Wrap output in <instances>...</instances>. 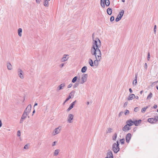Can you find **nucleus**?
Returning <instances> with one entry per match:
<instances>
[{"instance_id": "obj_1", "label": "nucleus", "mask_w": 158, "mask_h": 158, "mask_svg": "<svg viewBox=\"0 0 158 158\" xmlns=\"http://www.w3.org/2000/svg\"><path fill=\"white\" fill-rule=\"evenodd\" d=\"M93 40L94 43L93 47L91 49V54H95V53H97L98 51H99V52H101L99 48L101 46V41L98 38H96Z\"/></svg>"}, {"instance_id": "obj_2", "label": "nucleus", "mask_w": 158, "mask_h": 158, "mask_svg": "<svg viewBox=\"0 0 158 158\" xmlns=\"http://www.w3.org/2000/svg\"><path fill=\"white\" fill-rule=\"evenodd\" d=\"M97 53H95V54H92L94 55L96 60L94 62V65L96 66H98V61H100L101 59V52H99L98 51Z\"/></svg>"}, {"instance_id": "obj_3", "label": "nucleus", "mask_w": 158, "mask_h": 158, "mask_svg": "<svg viewBox=\"0 0 158 158\" xmlns=\"http://www.w3.org/2000/svg\"><path fill=\"white\" fill-rule=\"evenodd\" d=\"M119 142L118 141H117L116 143H114L112 145V149L115 153H117L119 151Z\"/></svg>"}, {"instance_id": "obj_4", "label": "nucleus", "mask_w": 158, "mask_h": 158, "mask_svg": "<svg viewBox=\"0 0 158 158\" xmlns=\"http://www.w3.org/2000/svg\"><path fill=\"white\" fill-rule=\"evenodd\" d=\"M124 10H123L119 12L118 15L115 19V21L116 22H118L121 19L124 14Z\"/></svg>"}, {"instance_id": "obj_5", "label": "nucleus", "mask_w": 158, "mask_h": 158, "mask_svg": "<svg viewBox=\"0 0 158 158\" xmlns=\"http://www.w3.org/2000/svg\"><path fill=\"white\" fill-rule=\"evenodd\" d=\"M88 77V75L86 74H83L81 78V81L80 82L81 84H83L87 80V78Z\"/></svg>"}, {"instance_id": "obj_6", "label": "nucleus", "mask_w": 158, "mask_h": 158, "mask_svg": "<svg viewBox=\"0 0 158 158\" xmlns=\"http://www.w3.org/2000/svg\"><path fill=\"white\" fill-rule=\"evenodd\" d=\"M61 129V128L60 127H59L55 128L52 133V136H55L59 133L60 132Z\"/></svg>"}, {"instance_id": "obj_7", "label": "nucleus", "mask_w": 158, "mask_h": 158, "mask_svg": "<svg viewBox=\"0 0 158 158\" xmlns=\"http://www.w3.org/2000/svg\"><path fill=\"white\" fill-rule=\"evenodd\" d=\"M18 75L19 76V77L21 79H23L24 78V76L23 74V72L20 69H19L17 70Z\"/></svg>"}, {"instance_id": "obj_8", "label": "nucleus", "mask_w": 158, "mask_h": 158, "mask_svg": "<svg viewBox=\"0 0 158 158\" xmlns=\"http://www.w3.org/2000/svg\"><path fill=\"white\" fill-rule=\"evenodd\" d=\"M105 158H113V154L111 150H108L106 154V156Z\"/></svg>"}, {"instance_id": "obj_9", "label": "nucleus", "mask_w": 158, "mask_h": 158, "mask_svg": "<svg viewBox=\"0 0 158 158\" xmlns=\"http://www.w3.org/2000/svg\"><path fill=\"white\" fill-rule=\"evenodd\" d=\"M131 135L130 133H128L126 136V140L127 143H129L131 138Z\"/></svg>"}, {"instance_id": "obj_10", "label": "nucleus", "mask_w": 158, "mask_h": 158, "mask_svg": "<svg viewBox=\"0 0 158 158\" xmlns=\"http://www.w3.org/2000/svg\"><path fill=\"white\" fill-rule=\"evenodd\" d=\"M75 93V91H72L69 94V97L65 100V102L68 101L70 98H72V97H73V95Z\"/></svg>"}, {"instance_id": "obj_11", "label": "nucleus", "mask_w": 158, "mask_h": 158, "mask_svg": "<svg viewBox=\"0 0 158 158\" xmlns=\"http://www.w3.org/2000/svg\"><path fill=\"white\" fill-rule=\"evenodd\" d=\"M73 114H69L68 117V121L69 123H71L72 122V120H73Z\"/></svg>"}, {"instance_id": "obj_12", "label": "nucleus", "mask_w": 158, "mask_h": 158, "mask_svg": "<svg viewBox=\"0 0 158 158\" xmlns=\"http://www.w3.org/2000/svg\"><path fill=\"white\" fill-rule=\"evenodd\" d=\"M130 129L131 128L127 124L125 125L122 128L123 130L124 131H127Z\"/></svg>"}, {"instance_id": "obj_13", "label": "nucleus", "mask_w": 158, "mask_h": 158, "mask_svg": "<svg viewBox=\"0 0 158 158\" xmlns=\"http://www.w3.org/2000/svg\"><path fill=\"white\" fill-rule=\"evenodd\" d=\"M148 122L150 123L154 124L156 122L157 120H156V119L155 118L154 119L153 118H149L148 119Z\"/></svg>"}, {"instance_id": "obj_14", "label": "nucleus", "mask_w": 158, "mask_h": 158, "mask_svg": "<svg viewBox=\"0 0 158 158\" xmlns=\"http://www.w3.org/2000/svg\"><path fill=\"white\" fill-rule=\"evenodd\" d=\"M141 122V120L139 119L138 120H134L133 121V124H135V126H138L140 123Z\"/></svg>"}, {"instance_id": "obj_15", "label": "nucleus", "mask_w": 158, "mask_h": 158, "mask_svg": "<svg viewBox=\"0 0 158 158\" xmlns=\"http://www.w3.org/2000/svg\"><path fill=\"white\" fill-rule=\"evenodd\" d=\"M127 124L129 126H132L133 124V121L131 120L130 119L127 120L126 122Z\"/></svg>"}, {"instance_id": "obj_16", "label": "nucleus", "mask_w": 158, "mask_h": 158, "mask_svg": "<svg viewBox=\"0 0 158 158\" xmlns=\"http://www.w3.org/2000/svg\"><path fill=\"white\" fill-rule=\"evenodd\" d=\"M65 86V84L63 83L60 84L57 88V89L58 90H60L63 89V88Z\"/></svg>"}, {"instance_id": "obj_17", "label": "nucleus", "mask_w": 158, "mask_h": 158, "mask_svg": "<svg viewBox=\"0 0 158 158\" xmlns=\"http://www.w3.org/2000/svg\"><path fill=\"white\" fill-rule=\"evenodd\" d=\"M135 97V95L133 94H130L128 97V100H131L133 99Z\"/></svg>"}, {"instance_id": "obj_18", "label": "nucleus", "mask_w": 158, "mask_h": 158, "mask_svg": "<svg viewBox=\"0 0 158 158\" xmlns=\"http://www.w3.org/2000/svg\"><path fill=\"white\" fill-rule=\"evenodd\" d=\"M68 56V55H64L62 58L61 59L62 61L63 62L67 60L69 58L68 57H67V56Z\"/></svg>"}, {"instance_id": "obj_19", "label": "nucleus", "mask_w": 158, "mask_h": 158, "mask_svg": "<svg viewBox=\"0 0 158 158\" xmlns=\"http://www.w3.org/2000/svg\"><path fill=\"white\" fill-rule=\"evenodd\" d=\"M31 108V104H29L25 109L26 110L28 111V112L30 113Z\"/></svg>"}, {"instance_id": "obj_20", "label": "nucleus", "mask_w": 158, "mask_h": 158, "mask_svg": "<svg viewBox=\"0 0 158 158\" xmlns=\"http://www.w3.org/2000/svg\"><path fill=\"white\" fill-rule=\"evenodd\" d=\"M7 69L8 70H11L12 69V65L10 63H7Z\"/></svg>"}, {"instance_id": "obj_21", "label": "nucleus", "mask_w": 158, "mask_h": 158, "mask_svg": "<svg viewBox=\"0 0 158 158\" xmlns=\"http://www.w3.org/2000/svg\"><path fill=\"white\" fill-rule=\"evenodd\" d=\"M112 10L111 8H108L107 10V13L109 15H111L112 13Z\"/></svg>"}, {"instance_id": "obj_22", "label": "nucleus", "mask_w": 158, "mask_h": 158, "mask_svg": "<svg viewBox=\"0 0 158 158\" xmlns=\"http://www.w3.org/2000/svg\"><path fill=\"white\" fill-rule=\"evenodd\" d=\"M105 1V0H101L100 1L101 5L103 8H104L105 6L104 4Z\"/></svg>"}, {"instance_id": "obj_23", "label": "nucleus", "mask_w": 158, "mask_h": 158, "mask_svg": "<svg viewBox=\"0 0 158 158\" xmlns=\"http://www.w3.org/2000/svg\"><path fill=\"white\" fill-rule=\"evenodd\" d=\"M87 69V67L86 66H84L83 67L81 70V72L82 73H84L85 72Z\"/></svg>"}, {"instance_id": "obj_24", "label": "nucleus", "mask_w": 158, "mask_h": 158, "mask_svg": "<svg viewBox=\"0 0 158 158\" xmlns=\"http://www.w3.org/2000/svg\"><path fill=\"white\" fill-rule=\"evenodd\" d=\"M89 63L91 66L93 67L94 66V63L91 59H89Z\"/></svg>"}, {"instance_id": "obj_25", "label": "nucleus", "mask_w": 158, "mask_h": 158, "mask_svg": "<svg viewBox=\"0 0 158 158\" xmlns=\"http://www.w3.org/2000/svg\"><path fill=\"white\" fill-rule=\"evenodd\" d=\"M22 29L19 28L18 30V33L19 35L21 37L22 36Z\"/></svg>"}, {"instance_id": "obj_26", "label": "nucleus", "mask_w": 158, "mask_h": 158, "mask_svg": "<svg viewBox=\"0 0 158 158\" xmlns=\"http://www.w3.org/2000/svg\"><path fill=\"white\" fill-rule=\"evenodd\" d=\"M104 4H105L106 6H109L110 4V1L109 0H105Z\"/></svg>"}, {"instance_id": "obj_27", "label": "nucleus", "mask_w": 158, "mask_h": 158, "mask_svg": "<svg viewBox=\"0 0 158 158\" xmlns=\"http://www.w3.org/2000/svg\"><path fill=\"white\" fill-rule=\"evenodd\" d=\"M152 96H153L151 92H150V94H149L147 96V100L150 99L152 97Z\"/></svg>"}, {"instance_id": "obj_28", "label": "nucleus", "mask_w": 158, "mask_h": 158, "mask_svg": "<svg viewBox=\"0 0 158 158\" xmlns=\"http://www.w3.org/2000/svg\"><path fill=\"white\" fill-rule=\"evenodd\" d=\"M60 150L59 149H56L55 151L54 154V156H57L59 153Z\"/></svg>"}, {"instance_id": "obj_29", "label": "nucleus", "mask_w": 158, "mask_h": 158, "mask_svg": "<svg viewBox=\"0 0 158 158\" xmlns=\"http://www.w3.org/2000/svg\"><path fill=\"white\" fill-rule=\"evenodd\" d=\"M44 4L45 6L48 7V1L47 0H45Z\"/></svg>"}, {"instance_id": "obj_30", "label": "nucleus", "mask_w": 158, "mask_h": 158, "mask_svg": "<svg viewBox=\"0 0 158 158\" xmlns=\"http://www.w3.org/2000/svg\"><path fill=\"white\" fill-rule=\"evenodd\" d=\"M73 106L71 104L70 106H69V107L67 109V111H69L71 109H72L73 108Z\"/></svg>"}, {"instance_id": "obj_31", "label": "nucleus", "mask_w": 158, "mask_h": 158, "mask_svg": "<svg viewBox=\"0 0 158 158\" xmlns=\"http://www.w3.org/2000/svg\"><path fill=\"white\" fill-rule=\"evenodd\" d=\"M148 106H145V107H144L143 108H142V110H141V112H142V113H144L145 112L146 109H147L148 108Z\"/></svg>"}, {"instance_id": "obj_32", "label": "nucleus", "mask_w": 158, "mask_h": 158, "mask_svg": "<svg viewBox=\"0 0 158 158\" xmlns=\"http://www.w3.org/2000/svg\"><path fill=\"white\" fill-rule=\"evenodd\" d=\"M77 76L75 77L72 79V82L73 83H75L77 81Z\"/></svg>"}, {"instance_id": "obj_33", "label": "nucleus", "mask_w": 158, "mask_h": 158, "mask_svg": "<svg viewBox=\"0 0 158 158\" xmlns=\"http://www.w3.org/2000/svg\"><path fill=\"white\" fill-rule=\"evenodd\" d=\"M117 137V135L116 133L114 134V136L112 137V139L113 140H115Z\"/></svg>"}, {"instance_id": "obj_34", "label": "nucleus", "mask_w": 158, "mask_h": 158, "mask_svg": "<svg viewBox=\"0 0 158 158\" xmlns=\"http://www.w3.org/2000/svg\"><path fill=\"white\" fill-rule=\"evenodd\" d=\"M29 113H30L28 112V111H27V110H26L25 109L23 114H24V115H26L27 116L29 114Z\"/></svg>"}, {"instance_id": "obj_35", "label": "nucleus", "mask_w": 158, "mask_h": 158, "mask_svg": "<svg viewBox=\"0 0 158 158\" xmlns=\"http://www.w3.org/2000/svg\"><path fill=\"white\" fill-rule=\"evenodd\" d=\"M124 141H125V139H120V140L121 143L122 144H124Z\"/></svg>"}, {"instance_id": "obj_36", "label": "nucleus", "mask_w": 158, "mask_h": 158, "mask_svg": "<svg viewBox=\"0 0 158 158\" xmlns=\"http://www.w3.org/2000/svg\"><path fill=\"white\" fill-rule=\"evenodd\" d=\"M27 115H24V114H23L21 118L22 119H25L27 117Z\"/></svg>"}, {"instance_id": "obj_37", "label": "nucleus", "mask_w": 158, "mask_h": 158, "mask_svg": "<svg viewBox=\"0 0 158 158\" xmlns=\"http://www.w3.org/2000/svg\"><path fill=\"white\" fill-rule=\"evenodd\" d=\"M129 113V110H125V115H127Z\"/></svg>"}, {"instance_id": "obj_38", "label": "nucleus", "mask_w": 158, "mask_h": 158, "mask_svg": "<svg viewBox=\"0 0 158 158\" xmlns=\"http://www.w3.org/2000/svg\"><path fill=\"white\" fill-rule=\"evenodd\" d=\"M79 83H76L73 86V87L74 88H75L77 87V86H78L79 85Z\"/></svg>"}, {"instance_id": "obj_39", "label": "nucleus", "mask_w": 158, "mask_h": 158, "mask_svg": "<svg viewBox=\"0 0 158 158\" xmlns=\"http://www.w3.org/2000/svg\"><path fill=\"white\" fill-rule=\"evenodd\" d=\"M156 25H155L154 27V33H156Z\"/></svg>"}, {"instance_id": "obj_40", "label": "nucleus", "mask_w": 158, "mask_h": 158, "mask_svg": "<svg viewBox=\"0 0 158 158\" xmlns=\"http://www.w3.org/2000/svg\"><path fill=\"white\" fill-rule=\"evenodd\" d=\"M137 84V80L135 79L133 81V84L135 85Z\"/></svg>"}, {"instance_id": "obj_41", "label": "nucleus", "mask_w": 158, "mask_h": 158, "mask_svg": "<svg viewBox=\"0 0 158 158\" xmlns=\"http://www.w3.org/2000/svg\"><path fill=\"white\" fill-rule=\"evenodd\" d=\"M110 21L111 22H112L114 20V16H112L110 18Z\"/></svg>"}, {"instance_id": "obj_42", "label": "nucleus", "mask_w": 158, "mask_h": 158, "mask_svg": "<svg viewBox=\"0 0 158 158\" xmlns=\"http://www.w3.org/2000/svg\"><path fill=\"white\" fill-rule=\"evenodd\" d=\"M17 135L18 136H20L21 135V132L20 131H18L17 132Z\"/></svg>"}, {"instance_id": "obj_43", "label": "nucleus", "mask_w": 158, "mask_h": 158, "mask_svg": "<svg viewBox=\"0 0 158 158\" xmlns=\"http://www.w3.org/2000/svg\"><path fill=\"white\" fill-rule=\"evenodd\" d=\"M112 129L111 128H108V131L107 132V133L111 132L112 131Z\"/></svg>"}, {"instance_id": "obj_44", "label": "nucleus", "mask_w": 158, "mask_h": 158, "mask_svg": "<svg viewBox=\"0 0 158 158\" xmlns=\"http://www.w3.org/2000/svg\"><path fill=\"white\" fill-rule=\"evenodd\" d=\"M28 148V145L27 144H26V145H25L24 147V149H27Z\"/></svg>"}, {"instance_id": "obj_45", "label": "nucleus", "mask_w": 158, "mask_h": 158, "mask_svg": "<svg viewBox=\"0 0 158 158\" xmlns=\"http://www.w3.org/2000/svg\"><path fill=\"white\" fill-rule=\"evenodd\" d=\"M150 58V54L149 52H148V60H149Z\"/></svg>"}, {"instance_id": "obj_46", "label": "nucleus", "mask_w": 158, "mask_h": 158, "mask_svg": "<svg viewBox=\"0 0 158 158\" xmlns=\"http://www.w3.org/2000/svg\"><path fill=\"white\" fill-rule=\"evenodd\" d=\"M139 110V108L138 107H135L134 108V110L135 112H137Z\"/></svg>"}, {"instance_id": "obj_47", "label": "nucleus", "mask_w": 158, "mask_h": 158, "mask_svg": "<svg viewBox=\"0 0 158 158\" xmlns=\"http://www.w3.org/2000/svg\"><path fill=\"white\" fill-rule=\"evenodd\" d=\"M127 104H128V102H125L123 105V106L124 107H126L127 106Z\"/></svg>"}, {"instance_id": "obj_48", "label": "nucleus", "mask_w": 158, "mask_h": 158, "mask_svg": "<svg viewBox=\"0 0 158 158\" xmlns=\"http://www.w3.org/2000/svg\"><path fill=\"white\" fill-rule=\"evenodd\" d=\"M73 85L72 84H69L68 86V88H70Z\"/></svg>"}, {"instance_id": "obj_49", "label": "nucleus", "mask_w": 158, "mask_h": 158, "mask_svg": "<svg viewBox=\"0 0 158 158\" xmlns=\"http://www.w3.org/2000/svg\"><path fill=\"white\" fill-rule=\"evenodd\" d=\"M56 141H54V142L53 143H52V146H55L56 145Z\"/></svg>"}, {"instance_id": "obj_50", "label": "nucleus", "mask_w": 158, "mask_h": 158, "mask_svg": "<svg viewBox=\"0 0 158 158\" xmlns=\"http://www.w3.org/2000/svg\"><path fill=\"white\" fill-rule=\"evenodd\" d=\"M123 113V112L121 111L118 114V116L120 117V116L122 115V114Z\"/></svg>"}, {"instance_id": "obj_51", "label": "nucleus", "mask_w": 158, "mask_h": 158, "mask_svg": "<svg viewBox=\"0 0 158 158\" xmlns=\"http://www.w3.org/2000/svg\"><path fill=\"white\" fill-rule=\"evenodd\" d=\"M145 68L146 69L147 68V64L146 63H145L144 64Z\"/></svg>"}, {"instance_id": "obj_52", "label": "nucleus", "mask_w": 158, "mask_h": 158, "mask_svg": "<svg viewBox=\"0 0 158 158\" xmlns=\"http://www.w3.org/2000/svg\"><path fill=\"white\" fill-rule=\"evenodd\" d=\"M76 101H75L73 102L71 104L72 105H73V106H74V105L76 103Z\"/></svg>"}, {"instance_id": "obj_53", "label": "nucleus", "mask_w": 158, "mask_h": 158, "mask_svg": "<svg viewBox=\"0 0 158 158\" xmlns=\"http://www.w3.org/2000/svg\"><path fill=\"white\" fill-rule=\"evenodd\" d=\"M94 33H93L92 35V38L93 40H95L94 38Z\"/></svg>"}, {"instance_id": "obj_54", "label": "nucleus", "mask_w": 158, "mask_h": 158, "mask_svg": "<svg viewBox=\"0 0 158 158\" xmlns=\"http://www.w3.org/2000/svg\"><path fill=\"white\" fill-rule=\"evenodd\" d=\"M24 119H22V118H21L20 120V123H22L23 122V120Z\"/></svg>"}, {"instance_id": "obj_55", "label": "nucleus", "mask_w": 158, "mask_h": 158, "mask_svg": "<svg viewBox=\"0 0 158 158\" xmlns=\"http://www.w3.org/2000/svg\"><path fill=\"white\" fill-rule=\"evenodd\" d=\"M64 65V64H62L60 65V68H62L63 67Z\"/></svg>"}, {"instance_id": "obj_56", "label": "nucleus", "mask_w": 158, "mask_h": 158, "mask_svg": "<svg viewBox=\"0 0 158 158\" xmlns=\"http://www.w3.org/2000/svg\"><path fill=\"white\" fill-rule=\"evenodd\" d=\"M137 74H135V79H136V80H137Z\"/></svg>"}, {"instance_id": "obj_57", "label": "nucleus", "mask_w": 158, "mask_h": 158, "mask_svg": "<svg viewBox=\"0 0 158 158\" xmlns=\"http://www.w3.org/2000/svg\"><path fill=\"white\" fill-rule=\"evenodd\" d=\"M36 2L37 3H40V2L41 1V0H36Z\"/></svg>"}, {"instance_id": "obj_58", "label": "nucleus", "mask_w": 158, "mask_h": 158, "mask_svg": "<svg viewBox=\"0 0 158 158\" xmlns=\"http://www.w3.org/2000/svg\"><path fill=\"white\" fill-rule=\"evenodd\" d=\"M129 90L130 93H132V90L131 88H130L129 89Z\"/></svg>"}, {"instance_id": "obj_59", "label": "nucleus", "mask_w": 158, "mask_h": 158, "mask_svg": "<svg viewBox=\"0 0 158 158\" xmlns=\"http://www.w3.org/2000/svg\"><path fill=\"white\" fill-rule=\"evenodd\" d=\"M157 105H155L154 106V108H155V109H156L157 108Z\"/></svg>"}, {"instance_id": "obj_60", "label": "nucleus", "mask_w": 158, "mask_h": 158, "mask_svg": "<svg viewBox=\"0 0 158 158\" xmlns=\"http://www.w3.org/2000/svg\"><path fill=\"white\" fill-rule=\"evenodd\" d=\"M2 126V123L1 120H0V127Z\"/></svg>"}, {"instance_id": "obj_61", "label": "nucleus", "mask_w": 158, "mask_h": 158, "mask_svg": "<svg viewBox=\"0 0 158 158\" xmlns=\"http://www.w3.org/2000/svg\"><path fill=\"white\" fill-rule=\"evenodd\" d=\"M38 105V104L37 103H36L35 102L34 105V107L35 106H37Z\"/></svg>"}, {"instance_id": "obj_62", "label": "nucleus", "mask_w": 158, "mask_h": 158, "mask_svg": "<svg viewBox=\"0 0 158 158\" xmlns=\"http://www.w3.org/2000/svg\"><path fill=\"white\" fill-rule=\"evenodd\" d=\"M135 98L137 99H138L139 98V97L138 96H135Z\"/></svg>"}, {"instance_id": "obj_63", "label": "nucleus", "mask_w": 158, "mask_h": 158, "mask_svg": "<svg viewBox=\"0 0 158 158\" xmlns=\"http://www.w3.org/2000/svg\"><path fill=\"white\" fill-rule=\"evenodd\" d=\"M35 110H33V111L32 115H33V114H34V113H35Z\"/></svg>"}, {"instance_id": "obj_64", "label": "nucleus", "mask_w": 158, "mask_h": 158, "mask_svg": "<svg viewBox=\"0 0 158 158\" xmlns=\"http://www.w3.org/2000/svg\"><path fill=\"white\" fill-rule=\"evenodd\" d=\"M143 92V90L140 91V94H142Z\"/></svg>"}]
</instances>
